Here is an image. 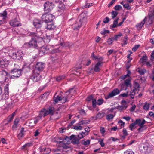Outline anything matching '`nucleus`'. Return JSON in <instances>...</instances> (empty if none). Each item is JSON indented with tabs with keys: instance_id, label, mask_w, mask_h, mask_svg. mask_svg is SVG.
I'll return each instance as SVG.
<instances>
[{
	"instance_id": "nucleus-13",
	"label": "nucleus",
	"mask_w": 154,
	"mask_h": 154,
	"mask_svg": "<svg viewBox=\"0 0 154 154\" xmlns=\"http://www.w3.org/2000/svg\"><path fill=\"white\" fill-rule=\"evenodd\" d=\"M147 17V19L146 21V23L148 25H150L152 24L154 21V11H150L149 12L148 14V17Z\"/></svg>"
},
{
	"instance_id": "nucleus-42",
	"label": "nucleus",
	"mask_w": 154,
	"mask_h": 154,
	"mask_svg": "<svg viewBox=\"0 0 154 154\" xmlns=\"http://www.w3.org/2000/svg\"><path fill=\"white\" fill-rule=\"evenodd\" d=\"M140 87L139 84L137 82H135L134 84L133 89L137 91V89Z\"/></svg>"
},
{
	"instance_id": "nucleus-37",
	"label": "nucleus",
	"mask_w": 154,
	"mask_h": 154,
	"mask_svg": "<svg viewBox=\"0 0 154 154\" xmlns=\"http://www.w3.org/2000/svg\"><path fill=\"white\" fill-rule=\"evenodd\" d=\"M90 140H84L82 142V144L85 145L87 146L90 144Z\"/></svg>"
},
{
	"instance_id": "nucleus-57",
	"label": "nucleus",
	"mask_w": 154,
	"mask_h": 154,
	"mask_svg": "<svg viewBox=\"0 0 154 154\" xmlns=\"http://www.w3.org/2000/svg\"><path fill=\"white\" fill-rule=\"evenodd\" d=\"M109 21V18L108 17H106L104 19V20H103V23H108Z\"/></svg>"
},
{
	"instance_id": "nucleus-3",
	"label": "nucleus",
	"mask_w": 154,
	"mask_h": 154,
	"mask_svg": "<svg viewBox=\"0 0 154 154\" xmlns=\"http://www.w3.org/2000/svg\"><path fill=\"white\" fill-rule=\"evenodd\" d=\"M54 110V108L51 107H49L47 109L43 108L40 111L38 117L41 118L42 117H45L49 114L53 115Z\"/></svg>"
},
{
	"instance_id": "nucleus-39",
	"label": "nucleus",
	"mask_w": 154,
	"mask_h": 154,
	"mask_svg": "<svg viewBox=\"0 0 154 154\" xmlns=\"http://www.w3.org/2000/svg\"><path fill=\"white\" fill-rule=\"evenodd\" d=\"M136 91L132 89L130 92L129 95L130 96V97L132 99L134 98V96L135 94V91Z\"/></svg>"
},
{
	"instance_id": "nucleus-26",
	"label": "nucleus",
	"mask_w": 154,
	"mask_h": 154,
	"mask_svg": "<svg viewBox=\"0 0 154 154\" xmlns=\"http://www.w3.org/2000/svg\"><path fill=\"white\" fill-rule=\"evenodd\" d=\"M7 12L6 10H5L2 13H0V19L5 20L7 18Z\"/></svg>"
},
{
	"instance_id": "nucleus-22",
	"label": "nucleus",
	"mask_w": 154,
	"mask_h": 154,
	"mask_svg": "<svg viewBox=\"0 0 154 154\" xmlns=\"http://www.w3.org/2000/svg\"><path fill=\"white\" fill-rule=\"evenodd\" d=\"M143 148L145 153H148L150 152L152 149L150 146L147 144H143Z\"/></svg>"
},
{
	"instance_id": "nucleus-9",
	"label": "nucleus",
	"mask_w": 154,
	"mask_h": 154,
	"mask_svg": "<svg viewBox=\"0 0 154 154\" xmlns=\"http://www.w3.org/2000/svg\"><path fill=\"white\" fill-rule=\"evenodd\" d=\"M41 76L39 73L33 70L32 74L30 76V79L34 82H36L39 81L41 78Z\"/></svg>"
},
{
	"instance_id": "nucleus-6",
	"label": "nucleus",
	"mask_w": 154,
	"mask_h": 154,
	"mask_svg": "<svg viewBox=\"0 0 154 154\" xmlns=\"http://www.w3.org/2000/svg\"><path fill=\"white\" fill-rule=\"evenodd\" d=\"M54 18L55 17L54 15L46 12L42 16V21L46 23H51Z\"/></svg>"
},
{
	"instance_id": "nucleus-10",
	"label": "nucleus",
	"mask_w": 154,
	"mask_h": 154,
	"mask_svg": "<svg viewBox=\"0 0 154 154\" xmlns=\"http://www.w3.org/2000/svg\"><path fill=\"white\" fill-rule=\"evenodd\" d=\"M54 4L49 2H45L44 5V10L46 13H48L51 11L53 8Z\"/></svg>"
},
{
	"instance_id": "nucleus-56",
	"label": "nucleus",
	"mask_w": 154,
	"mask_h": 154,
	"mask_svg": "<svg viewBox=\"0 0 154 154\" xmlns=\"http://www.w3.org/2000/svg\"><path fill=\"white\" fill-rule=\"evenodd\" d=\"M73 72L75 74L77 75H79L80 74V72L79 71H77V70L74 69L73 70Z\"/></svg>"
},
{
	"instance_id": "nucleus-59",
	"label": "nucleus",
	"mask_w": 154,
	"mask_h": 154,
	"mask_svg": "<svg viewBox=\"0 0 154 154\" xmlns=\"http://www.w3.org/2000/svg\"><path fill=\"white\" fill-rule=\"evenodd\" d=\"M128 95V92H127L126 93H124L121 94L119 96H122V97H127Z\"/></svg>"
},
{
	"instance_id": "nucleus-17",
	"label": "nucleus",
	"mask_w": 154,
	"mask_h": 154,
	"mask_svg": "<svg viewBox=\"0 0 154 154\" xmlns=\"http://www.w3.org/2000/svg\"><path fill=\"white\" fill-rule=\"evenodd\" d=\"M45 67L44 64L42 62L37 63L35 66V69L33 70L40 72L42 71Z\"/></svg>"
},
{
	"instance_id": "nucleus-63",
	"label": "nucleus",
	"mask_w": 154,
	"mask_h": 154,
	"mask_svg": "<svg viewBox=\"0 0 154 154\" xmlns=\"http://www.w3.org/2000/svg\"><path fill=\"white\" fill-rule=\"evenodd\" d=\"M89 122V121L88 120H82L80 122V123L81 124H85L86 123H87L88 122Z\"/></svg>"
},
{
	"instance_id": "nucleus-7",
	"label": "nucleus",
	"mask_w": 154,
	"mask_h": 154,
	"mask_svg": "<svg viewBox=\"0 0 154 154\" xmlns=\"http://www.w3.org/2000/svg\"><path fill=\"white\" fill-rule=\"evenodd\" d=\"M22 69H14L12 70L10 73L12 74L11 76H10L11 79L17 78L19 77L21 75V72L22 71Z\"/></svg>"
},
{
	"instance_id": "nucleus-14",
	"label": "nucleus",
	"mask_w": 154,
	"mask_h": 154,
	"mask_svg": "<svg viewBox=\"0 0 154 154\" xmlns=\"http://www.w3.org/2000/svg\"><path fill=\"white\" fill-rule=\"evenodd\" d=\"M103 64V62H98L95 65L94 68H91L89 71L90 73L92 72L93 71L96 72H99L100 71V68L101 67Z\"/></svg>"
},
{
	"instance_id": "nucleus-25",
	"label": "nucleus",
	"mask_w": 154,
	"mask_h": 154,
	"mask_svg": "<svg viewBox=\"0 0 154 154\" xmlns=\"http://www.w3.org/2000/svg\"><path fill=\"white\" fill-rule=\"evenodd\" d=\"M130 82L131 79L130 78H128L125 81L124 83L123 84V86H125V90H126L128 87L131 86Z\"/></svg>"
},
{
	"instance_id": "nucleus-52",
	"label": "nucleus",
	"mask_w": 154,
	"mask_h": 154,
	"mask_svg": "<svg viewBox=\"0 0 154 154\" xmlns=\"http://www.w3.org/2000/svg\"><path fill=\"white\" fill-rule=\"evenodd\" d=\"M123 6L124 8H126L127 10H129L131 8L129 4L128 3L123 4Z\"/></svg>"
},
{
	"instance_id": "nucleus-5",
	"label": "nucleus",
	"mask_w": 154,
	"mask_h": 154,
	"mask_svg": "<svg viewBox=\"0 0 154 154\" xmlns=\"http://www.w3.org/2000/svg\"><path fill=\"white\" fill-rule=\"evenodd\" d=\"M83 138V136L80 134L78 135H72L71 136V143L74 145H78L79 143V140Z\"/></svg>"
},
{
	"instance_id": "nucleus-48",
	"label": "nucleus",
	"mask_w": 154,
	"mask_h": 154,
	"mask_svg": "<svg viewBox=\"0 0 154 154\" xmlns=\"http://www.w3.org/2000/svg\"><path fill=\"white\" fill-rule=\"evenodd\" d=\"M140 45H135L132 48V50L134 52L140 46Z\"/></svg>"
},
{
	"instance_id": "nucleus-2",
	"label": "nucleus",
	"mask_w": 154,
	"mask_h": 154,
	"mask_svg": "<svg viewBox=\"0 0 154 154\" xmlns=\"http://www.w3.org/2000/svg\"><path fill=\"white\" fill-rule=\"evenodd\" d=\"M9 54L11 58L16 60H21L24 56L23 52L21 50H19L15 52L9 53Z\"/></svg>"
},
{
	"instance_id": "nucleus-61",
	"label": "nucleus",
	"mask_w": 154,
	"mask_h": 154,
	"mask_svg": "<svg viewBox=\"0 0 154 154\" xmlns=\"http://www.w3.org/2000/svg\"><path fill=\"white\" fill-rule=\"evenodd\" d=\"M51 152V150L48 148H46L45 151L44 152V154H48Z\"/></svg>"
},
{
	"instance_id": "nucleus-18",
	"label": "nucleus",
	"mask_w": 154,
	"mask_h": 154,
	"mask_svg": "<svg viewBox=\"0 0 154 154\" xmlns=\"http://www.w3.org/2000/svg\"><path fill=\"white\" fill-rule=\"evenodd\" d=\"M37 41L35 40L32 39L31 38V40L29 41L28 43H26L25 45H28L31 48H36L37 47Z\"/></svg>"
},
{
	"instance_id": "nucleus-50",
	"label": "nucleus",
	"mask_w": 154,
	"mask_h": 154,
	"mask_svg": "<svg viewBox=\"0 0 154 154\" xmlns=\"http://www.w3.org/2000/svg\"><path fill=\"white\" fill-rule=\"evenodd\" d=\"M65 78V76L64 75H62L60 76H59L58 77L56 78V80L57 81H60L61 80L64 79Z\"/></svg>"
},
{
	"instance_id": "nucleus-55",
	"label": "nucleus",
	"mask_w": 154,
	"mask_h": 154,
	"mask_svg": "<svg viewBox=\"0 0 154 154\" xmlns=\"http://www.w3.org/2000/svg\"><path fill=\"white\" fill-rule=\"evenodd\" d=\"M111 17L112 19H114L116 17V11H112L111 12Z\"/></svg>"
},
{
	"instance_id": "nucleus-1",
	"label": "nucleus",
	"mask_w": 154,
	"mask_h": 154,
	"mask_svg": "<svg viewBox=\"0 0 154 154\" xmlns=\"http://www.w3.org/2000/svg\"><path fill=\"white\" fill-rule=\"evenodd\" d=\"M75 91L72 88L70 89L68 91L66 92V96H59L57 95L56 93L54 95V101L55 103H57L59 101H62V102L65 103V102L67 101V99L68 98L67 94H72L73 92Z\"/></svg>"
},
{
	"instance_id": "nucleus-47",
	"label": "nucleus",
	"mask_w": 154,
	"mask_h": 154,
	"mask_svg": "<svg viewBox=\"0 0 154 154\" xmlns=\"http://www.w3.org/2000/svg\"><path fill=\"white\" fill-rule=\"evenodd\" d=\"M73 128L76 130H81L82 129V127L80 125H76Z\"/></svg>"
},
{
	"instance_id": "nucleus-44",
	"label": "nucleus",
	"mask_w": 154,
	"mask_h": 154,
	"mask_svg": "<svg viewBox=\"0 0 154 154\" xmlns=\"http://www.w3.org/2000/svg\"><path fill=\"white\" fill-rule=\"evenodd\" d=\"M115 36H114L113 38H109L108 39L107 42L108 43V44L110 45L113 43V40L116 39L115 38Z\"/></svg>"
},
{
	"instance_id": "nucleus-15",
	"label": "nucleus",
	"mask_w": 154,
	"mask_h": 154,
	"mask_svg": "<svg viewBox=\"0 0 154 154\" xmlns=\"http://www.w3.org/2000/svg\"><path fill=\"white\" fill-rule=\"evenodd\" d=\"M10 25L13 27H18L21 26V24L17 18L11 20L10 22Z\"/></svg>"
},
{
	"instance_id": "nucleus-40",
	"label": "nucleus",
	"mask_w": 154,
	"mask_h": 154,
	"mask_svg": "<svg viewBox=\"0 0 154 154\" xmlns=\"http://www.w3.org/2000/svg\"><path fill=\"white\" fill-rule=\"evenodd\" d=\"M149 107V103L146 102L143 106V109L145 110H148Z\"/></svg>"
},
{
	"instance_id": "nucleus-12",
	"label": "nucleus",
	"mask_w": 154,
	"mask_h": 154,
	"mask_svg": "<svg viewBox=\"0 0 154 154\" xmlns=\"http://www.w3.org/2000/svg\"><path fill=\"white\" fill-rule=\"evenodd\" d=\"M58 51V49H53L51 52V54L50 55L49 59L51 60L52 63L54 62L58 59V57L54 53L57 52Z\"/></svg>"
},
{
	"instance_id": "nucleus-8",
	"label": "nucleus",
	"mask_w": 154,
	"mask_h": 154,
	"mask_svg": "<svg viewBox=\"0 0 154 154\" xmlns=\"http://www.w3.org/2000/svg\"><path fill=\"white\" fill-rule=\"evenodd\" d=\"M85 16V14L83 13L81 14L79 17V23L78 24L76 23H75V27L74 29H79L81 26L82 23L85 21L86 20V18Z\"/></svg>"
},
{
	"instance_id": "nucleus-35",
	"label": "nucleus",
	"mask_w": 154,
	"mask_h": 154,
	"mask_svg": "<svg viewBox=\"0 0 154 154\" xmlns=\"http://www.w3.org/2000/svg\"><path fill=\"white\" fill-rule=\"evenodd\" d=\"M63 140L64 143L66 142L65 141H67L66 143V144L69 143L70 141H71V136L69 137L66 136L63 138Z\"/></svg>"
},
{
	"instance_id": "nucleus-64",
	"label": "nucleus",
	"mask_w": 154,
	"mask_h": 154,
	"mask_svg": "<svg viewBox=\"0 0 154 154\" xmlns=\"http://www.w3.org/2000/svg\"><path fill=\"white\" fill-rule=\"evenodd\" d=\"M93 98V96L92 95H90L88 96L86 98V100L88 101H90L91 100H92Z\"/></svg>"
},
{
	"instance_id": "nucleus-54",
	"label": "nucleus",
	"mask_w": 154,
	"mask_h": 154,
	"mask_svg": "<svg viewBox=\"0 0 154 154\" xmlns=\"http://www.w3.org/2000/svg\"><path fill=\"white\" fill-rule=\"evenodd\" d=\"M124 22V20H123L119 24H118V19H116V27L117 26H120Z\"/></svg>"
},
{
	"instance_id": "nucleus-45",
	"label": "nucleus",
	"mask_w": 154,
	"mask_h": 154,
	"mask_svg": "<svg viewBox=\"0 0 154 154\" xmlns=\"http://www.w3.org/2000/svg\"><path fill=\"white\" fill-rule=\"evenodd\" d=\"M92 104L93 107L95 108L96 107V105L97 104V101H96V99H92Z\"/></svg>"
},
{
	"instance_id": "nucleus-51",
	"label": "nucleus",
	"mask_w": 154,
	"mask_h": 154,
	"mask_svg": "<svg viewBox=\"0 0 154 154\" xmlns=\"http://www.w3.org/2000/svg\"><path fill=\"white\" fill-rule=\"evenodd\" d=\"M124 154H134V153L131 150H126L124 152Z\"/></svg>"
},
{
	"instance_id": "nucleus-62",
	"label": "nucleus",
	"mask_w": 154,
	"mask_h": 154,
	"mask_svg": "<svg viewBox=\"0 0 154 154\" xmlns=\"http://www.w3.org/2000/svg\"><path fill=\"white\" fill-rule=\"evenodd\" d=\"M13 118V117L11 115L9 116L7 118V120L8 122H10L12 121Z\"/></svg>"
},
{
	"instance_id": "nucleus-34",
	"label": "nucleus",
	"mask_w": 154,
	"mask_h": 154,
	"mask_svg": "<svg viewBox=\"0 0 154 154\" xmlns=\"http://www.w3.org/2000/svg\"><path fill=\"white\" fill-rule=\"evenodd\" d=\"M116 114V112H114V114H109L106 116V119L108 121L110 120L111 119H112L115 116Z\"/></svg>"
},
{
	"instance_id": "nucleus-33",
	"label": "nucleus",
	"mask_w": 154,
	"mask_h": 154,
	"mask_svg": "<svg viewBox=\"0 0 154 154\" xmlns=\"http://www.w3.org/2000/svg\"><path fill=\"white\" fill-rule=\"evenodd\" d=\"M33 144V143L31 142L28 143L22 146L21 149L22 150H23L24 149H26L28 147L32 146Z\"/></svg>"
},
{
	"instance_id": "nucleus-16",
	"label": "nucleus",
	"mask_w": 154,
	"mask_h": 154,
	"mask_svg": "<svg viewBox=\"0 0 154 154\" xmlns=\"http://www.w3.org/2000/svg\"><path fill=\"white\" fill-rule=\"evenodd\" d=\"M0 75L5 82L7 81L8 77H10L9 74L3 69L0 70Z\"/></svg>"
},
{
	"instance_id": "nucleus-29",
	"label": "nucleus",
	"mask_w": 154,
	"mask_h": 154,
	"mask_svg": "<svg viewBox=\"0 0 154 154\" xmlns=\"http://www.w3.org/2000/svg\"><path fill=\"white\" fill-rule=\"evenodd\" d=\"M56 28V26L52 23L48 24L46 27V29L49 30H53Z\"/></svg>"
},
{
	"instance_id": "nucleus-4",
	"label": "nucleus",
	"mask_w": 154,
	"mask_h": 154,
	"mask_svg": "<svg viewBox=\"0 0 154 154\" xmlns=\"http://www.w3.org/2000/svg\"><path fill=\"white\" fill-rule=\"evenodd\" d=\"M32 39L35 40L38 42H40L43 40V33L42 32H32L30 34Z\"/></svg>"
},
{
	"instance_id": "nucleus-31",
	"label": "nucleus",
	"mask_w": 154,
	"mask_h": 154,
	"mask_svg": "<svg viewBox=\"0 0 154 154\" xmlns=\"http://www.w3.org/2000/svg\"><path fill=\"white\" fill-rule=\"evenodd\" d=\"M105 115V113L103 112H100L96 115V119H100Z\"/></svg>"
},
{
	"instance_id": "nucleus-46",
	"label": "nucleus",
	"mask_w": 154,
	"mask_h": 154,
	"mask_svg": "<svg viewBox=\"0 0 154 154\" xmlns=\"http://www.w3.org/2000/svg\"><path fill=\"white\" fill-rule=\"evenodd\" d=\"M110 28L113 30H114V28L116 27V19L114 20L113 21V23L112 25L110 26Z\"/></svg>"
},
{
	"instance_id": "nucleus-36",
	"label": "nucleus",
	"mask_w": 154,
	"mask_h": 154,
	"mask_svg": "<svg viewBox=\"0 0 154 154\" xmlns=\"http://www.w3.org/2000/svg\"><path fill=\"white\" fill-rule=\"evenodd\" d=\"M147 60V57L146 55L142 56L140 59V61L142 63H144L146 62Z\"/></svg>"
},
{
	"instance_id": "nucleus-21",
	"label": "nucleus",
	"mask_w": 154,
	"mask_h": 154,
	"mask_svg": "<svg viewBox=\"0 0 154 154\" xmlns=\"http://www.w3.org/2000/svg\"><path fill=\"white\" fill-rule=\"evenodd\" d=\"M8 86L9 84H7L4 87V93L3 95V98L5 99L8 98L9 96Z\"/></svg>"
},
{
	"instance_id": "nucleus-41",
	"label": "nucleus",
	"mask_w": 154,
	"mask_h": 154,
	"mask_svg": "<svg viewBox=\"0 0 154 154\" xmlns=\"http://www.w3.org/2000/svg\"><path fill=\"white\" fill-rule=\"evenodd\" d=\"M103 99L100 98L97 100V104L99 106L102 105L103 102Z\"/></svg>"
},
{
	"instance_id": "nucleus-58",
	"label": "nucleus",
	"mask_w": 154,
	"mask_h": 154,
	"mask_svg": "<svg viewBox=\"0 0 154 154\" xmlns=\"http://www.w3.org/2000/svg\"><path fill=\"white\" fill-rule=\"evenodd\" d=\"M67 144L66 143H63L62 145V146L63 148L65 149H67L69 147L67 145Z\"/></svg>"
},
{
	"instance_id": "nucleus-60",
	"label": "nucleus",
	"mask_w": 154,
	"mask_h": 154,
	"mask_svg": "<svg viewBox=\"0 0 154 154\" xmlns=\"http://www.w3.org/2000/svg\"><path fill=\"white\" fill-rule=\"evenodd\" d=\"M79 112L80 114L82 115H85V112L84 109H81L79 110Z\"/></svg>"
},
{
	"instance_id": "nucleus-32",
	"label": "nucleus",
	"mask_w": 154,
	"mask_h": 154,
	"mask_svg": "<svg viewBox=\"0 0 154 154\" xmlns=\"http://www.w3.org/2000/svg\"><path fill=\"white\" fill-rule=\"evenodd\" d=\"M90 131V128L89 127H87L85 128V132H81L80 133V134H82L83 136V137L85 136H86L88 134V132Z\"/></svg>"
},
{
	"instance_id": "nucleus-53",
	"label": "nucleus",
	"mask_w": 154,
	"mask_h": 154,
	"mask_svg": "<svg viewBox=\"0 0 154 154\" xmlns=\"http://www.w3.org/2000/svg\"><path fill=\"white\" fill-rule=\"evenodd\" d=\"M109 30H104L101 31L100 33L102 35H105L106 34L109 33Z\"/></svg>"
},
{
	"instance_id": "nucleus-27",
	"label": "nucleus",
	"mask_w": 154,
	"mask_h": 154,
	"mask_svg": "<svg viewBox=\"0 0 154 154\" xmlns=\"http://www.w3.org/2000/svg\"><path fill=\"white\" fill-rule=\"evenodd\" d=\"M8 64V62L6 60H2L0 61V66L2 68L7 67Z\"/></svg>"
},
{
	"instance_id": "nucleus-11",
	"label": "nucleus",
	"mask_w": 154,
	"mask_h": 154,
	"mask_svg": "<svg viewBox=\"0 0 154 154\" xmlns=\"http://www.w3.org/2000/svg\"><path fill=\"white\" fill-rule=\"evenodd\" d=\"M67 0H55V2L57 3H59L57 11L62 12L65 8L64 4H63V2H66Z\"/></svg>"
},
{
	"instance_id": "nucleus-28",
	"label": "nucleus",
	"mask_w": 154,
	"mask_h": 154,
	"mask_svg": "<svg viewBox=\"0 0 154 154\" xmlns=\"http://www.w3.org/2000/svg\"><path fill=\"white\" fill-rule=\"evenodd\" d=\"M115 95H116V89H114L112 92L109 93L108 95L105 97V99H107L113 97Z\"/></svg>"
},
{
	"instance_id": "nucleus-20",
	"label": "nucleus",
	"mask_w": 154,
	"mask_h": 154,
	"mask_svg": "<svg viewBox=\"0 0 154 154\" xmlns=\"http://www.w3.org/2000/svg\"><path fill=\"white\" fill-rule=\"evenodd\" d=\"M49 49L47 46L42 47L39 51V54L40 56H42L44 54L47 53Z\"/></svg>"
},
{
	"instance_id": "nucleus-38",
	"label": "nucleus",
	"mask_w": 154,
	"mask_h": 154,
	"mask_svg": "<svg viewBox=\"0 0 154 154\" xmlns=\"http://www.w3.org/2000/svg\"><path fill=\"white\" fill-rule=\"evenodd\" d=\"M24 128H22L20 133L18 134L17 137L19 139H21L23 136Z\"/></svg>"
},
{
	"instance_id": "nucleus-43",
	"label": "nucleus",
	"mask_w": 154,
	"mask_h": 154,
	"mask_svg": "<svg viewBox=\"0 0 154 154\" xmlns=\"http://www.w3.org/2000/svg\"><path fill=\"white\" fill-rule=\"evenodd\" d=\"M136 125V123L135 122H134L133 123L131 124L129 126V128H130V130H131L132 131L133 130L134 128L135 127Z\"/></svg>"
},
{
	"instance_id": "nucleus-19",
	"label": "nucleus",
	"mask_w": 154,
	"mask_h": 154,
	"mask_svg": "<svg viewBox=\"0 0 154 154\" xmlns=\"http://www.w3.org/2000/svg\"><path fill=\"white\" fill-rule=\"evenodd\" d=\"M43 23V21L42 20L35 19L33 21V24L36 28H40L42 27Z\"/></svg>"
},
{
	"instance_id": "nucleus-24",
	"label": "nucleus",
	"mask_w": 154,
	"mask_h": 154,
	"mask_svg": "<svg viewBox=\"0 0 154 154\" xmlns=\"http://www.w3.org/2000/svg\"><path fill=\"white\" fill-rule=\"evenodd\" d=\"M147 17H145L144 19L140 23H138L136 25V27L137 29H141L142 26L144 25L146 21L147 20Z\"/></svg>"
},
{
	"instance_id": "nucleus-30",
	"label": "nucleus",
	"mask_w": 154,
	"mask_h": 154,
	"mask_svg": "<svg viewBox=\"0 0 154 154\" xmlns=\"http://www.w3.org/2000/svg\"><path fill=\"white\" fill-rule=\"evenodd\" d=\"M15 98L14 97H12L11 100H12V101L11 102L9 103L8 105L9 107H12L14 105V104L15 103L18 101V100L17 99H15Z\"/></svg>"
},
{
	"instance_id": "nucleus-23",
	"label": "nucleus",
	"mask_w": 154,
	"mask_h": 154,
	"mask_svg": "<svg viewBox=\"0 0 154 154\" xmlns=\"http://www.w3.org/2000/svg\"><path fill=\"white\" fill-rule=\"evenodd\" d=\"M135 122L136 124H137L139 126L141 127H143V125L145 124L146 122H147L144 119H143L142 121L140 119H136Z\"/></svg>"
},
{
	"instance_id": "nucleus-49",
	"label": "nucleus",
	"mask_w": 154,
	"mask_h": 154,
	"mask_svg": "<svg viewBox=\"0 0 154 154\" xmlns=\"http://www.w3.org/2000/svg\"><path fill=\"white\" fill-rule=\"evenodd\" d=\"M118 123L121 126L122 128L125 125V122L122 120H120L118 122Z\"/></svg>"
}]
</instances>
